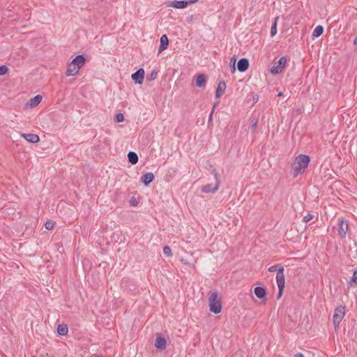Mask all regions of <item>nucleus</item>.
I'll return each mask as SVG.
<instances>
[{"instance_id":"obj_19","label":"nucleus","mask_w":357,"mask_h":357,"mask_svg":"<svg viewBox=\"0 0 357 357\" xmlns=\"http://www.w3.org/2000/svg\"><path fill=\"white\" fill-rule=\"evenodd\" d=\"M195 82L198 87H204L206 85V76L204 74L198 75Z\"/></svg>"},{"instance_id":"obj_15","label":"nucleus","mask_w":357,"mask_h":357,"mask_svg":"<svg viewBox=\"0 0 357 357\" xmlns=\"http://www.w3.org/2000/svg\"><path fill=\"white\" fill-rule=\"evenodd\" d=\"M226 89V84L225 82H220L215 92V96L217 98H220Z\"/></svg>"},{"instance_id":"obj_14","label":"nucleus","mask_w":357,"mask_h":357,"mask_svg":"<svg viewBox=\"0 0 357 357\" xmlns=\"http://www.w3.org/2000/svg\"><path fill=\"white\" fill-rule=\"evenodd\" d=\"M249 67V61L247 59H241L238 63V70L240 72H245Z\"/></svg>"},{"instance_id":"obj_28","label":"nucleus","mask_w":357,"mask_h":357,"mask_svg":"<svg viewBox=\"0 0 357 357\" xmlns=\"http://www.w3.org/2000/svg\"><path fill=\"white\" fill-rule=\"evenodd\" d=\"M313 218H314V215H313L310 214V213H307L306 215H305V216L303 217V222H307L310 221L311 220H312V219H313Z\"/></svg>"},{"instance_id":"obj_21","label":"nucleus","mask_w":357,"mask_h":357,"mask_svg":"<svg viewBox=\"0 0 357 357\" xmlns=\"http://www.w3.org/2000/svg\"><path fill=\"white\" fill-rule=\"evenodd\" d=\"M128 161L132 164L135 165L138 162L137 155L132 151H130L128 154Z\"/></svg>"},{"instance_id":"obj_35","label":"nucleus","mask_w":357,"mask_h":357,"mask_svg":"<svg viewBox=\"0 0 357 357\" xmlns=\"http://www.w3.org/2000/svg\"><path fill=\"white\" fill-rule=\"evenodd\" d=\"M284 288L278 287V298H280L282 293H283Z\"/></svg>"},{"instance_id":"obj_42","label":"nucleus","mask_w":357,"mask_h":357,"mask_svg":"<svg viewBox=\"0 0 357 357\" xmlns=\"http://www.w3.org/2000/svg\"><path fill=\"white\" fill-rule=\"evenodd\" d=\"M282 96V92H280V93H278V96Z\"/></svg>"},{"instance_id":"obj_2","label":"nucleus","mask_w":357,"mask_h":357,"mask_svg":"<svg viewBox=\"0 0 357 357\" xmlns=\"http://www.w3.org/2000/svg\"><path fill=\"white\" fill-rule=\"evenodd\" d=\"M208 304L210 311L218 314L222 310V304L220 298H218V294L217 291H213L210 293L208 297Z\"/></svg>"},{"instance_id":"obj_5","label":"nucleus","mask_w":357,"mask_h":357,"mask_svg":"<svg viewBox=\"0 0 357 357\" xmlns=\"http://www.w3.org/2000/svg\"><path fill=\"white\" fill-rule=\"evenodd\" d=\"M287 60L286 58L282 56L279 61L273 64L271 69V73L273 75H277L282 72L285 67Z\"/></svg>"},{"instance_id":"obj_1","label":"nucleus","mask_w":357,"mask_h":357,"mask_svg":"<svg viewBox=\"0 0 357 357\" xmlns=\"http://www.w3.org/2000/svg\"><path fill=\"white\" fill-rule=\"evenodd\" d=\"M310 162V157L307 155L300 154L298 155L293 164L292 169L294 171V176H297L299 174L304 172Z\"/></svg>"},{"instance_id":"obj_33","label":"nucleus","mask_w":357,"mask_h":357,"mask_svg":"<svg viewBox=\"0 0 357 357\" xmlns=\"http://www.w3.org/2000/svg\"><path fill=\"white\" fill-rule=\"evenodd\" d=\"M278 268H279V267L278 265H274V266H272L268 268V271L269 272H275L276 271H278Z\"/></svg>"},{"instance_id":"obj_27","label":"nucleus","mask_w":357,"mask_h":357,"mask_svg":"<svg viewBox=\"0 0 357 357\" xmlns=\"http://www.w3.org/2000/svg\"><path fill=\"white\" fill-rule=\"evenodd\" d=\"M45 228L47 229V230H51L53 229L54 226V222H52V221H47L45 225Z\"/></svg>"},{"instance_id":"obj_10","label":"nucleus","mask_w":357,"mask_h":357,"mask_svg":"<svg viewBox=\"0 0 357 357\" xmlns=\"http://www.w3.org/2000/svg\"><path fill=\"white\" fill-rule=\"evenodd\" d=\"M22 137L31 143H37L40 140L39 136L33 133H24L22 134Z\"/></svg>"},{"instance_id":"obj_11","label":"nucleus","mask_w":357,"mask_h":357,"mask_svg":"<svg viewBox=\"0 0 357 357\" xmlns=\"http://www.w3.org/2000/svg\"><path fill=\"white\" fill-rule=\"evenodd\" d=\"M79 70V68L77 67L73 63L70 62L68 66L67 70L66 72V76H73L76 75Z\"/></svg>"},{"instance_id":"obj_39","label":"nucleus","mask_w":357,"mask_h":357,"mask_svg":"<svg viewBox=\"0 0 357 357\" xmlns=\"http://www.w3.org/2000/svg\"><path fill=\"white\" fill-rule=\"evenodd\" d=\"M198 0H188L186 1L187 2H188V4L190 3H195Z\"/></svg>"},{"instance_id":"obj_13","label":"nucleus","mask_w":357,"mask_h":357,"mask_svg":"<svg viewBox=\"0 0 357 357\" xmlns=\"http://www.w3.org/2000/svg\"><path fill=\"white\" fill-rule=\"evenodd\" d=\"M166 343V340L163 337L158 335L155 341V347L158 349H164Z\"/></svg>"},{"instance_id":"obj_38","label":"nucleus","mask_w":357,"mask_h":357,"mask_svg":"<svg viewBox=\"0 0 357 357\" xmlns=\"http://www.w3.org/2000/svg\"><path fill=\"white\" fill-rule=\"evenodd\" d=\"M353 278L357 280V269H354V273H353Z\"/></svg>"},{"instance_id":"obj_23","label":"nucleus","mask_w":357,"mask_h":357,"mask_svg":"<svg viewBox=\"0 0 357 357\" xmlns=\"http://www.w3.org/2000/svg\"><path fill=\"white\" fill-rule=\"evenodd\" d=\"M324 32V28L321 25H319L317 26H316V28L314 29L313 32H312V37L313 38H316V37H319V36H321Z\"/></svg>"},{"instance_id":"obj_22","label":"nucleus","mask_w":357,"mask_h":357,"mask_svg":"<svg viewBox=\"0 0 357 357\" xmlns=\"http://www.w3.org/2000/svg\"><path fill=\"white\" fill-rule=\"evenodd\" d=\"M57 332L60 335H66L68 332V328L66 324L59 325Z\"/></svg>"},{"instance_id":"obj_7","label":"nucleus","mask_w":357,"mask_h":357,"mask_svg":"<svg viewBox=\"0 0 357 357\" xmlns=\"http://www.w3.org/2000/svg\"><path fill=\"white\" fill-rule=\"evenodd\" d=\"M132 79L137 84H142L144 80V70L142 68L139 69L132 75Z\"/></svg>"},{"instance_id":"obj_41","label":"nucleus","mask_w":357,"mask_h":357,"mask_svg":"<svg viewBox=\"0 0 357 357\" xmlns=\"http://www.w3.org/2000/svg\"><path fill=\"white\" fill-rule=\"evenodd\" d=\"M354 43L355 45H357V36L354 39Z\"/></svg>"},{"instance_id":"obj_17","label":"nucleus","mask_w":357,"mask_h":357,"mask_svg":"<svg viewBox=\"0 0 357 357\" xmlns=\"http://www.w3.org/2000/svg\"><path fill=\"white\" fill-rule=\"evenodd\" d=\"M42 96L40 95H37L35 97L31 98L28 102L27 105L30 106V107L33 108L38 105L42 101Z\"/></svg>"},{"instance_id":"obj_16","label":"nucleus","mask_w":357,"mask_h":357,"mask_svg":"<svg viewBox=\"0 0 357 357\" xmlns=\"http://www.w3.org/2000/svg\"><path fill=\"white\" fill-rule=\"evenodd\" d=\"M160 47H159V52H162V51H164L165 49H167V46H168V44H169V40H168V38L167 37L166 35H162L160 39Z\"/></svg>"},{"instance_id":"obj_36","label":"nucleus","mask_w":357,"mask_h":357,"mask_svg":"<svg viewBox=\"0 0 357 357\" xmlns=\"http://www.w3.org/2000/svg\"><path fill=\"white\" fill-rule=\"evenodd\" d=\"M231 62H233L232 71L234 72L236 70V68H235L236 59L234 57L231 58Z\"/></svg>"},{"instance_id":"obj_8","label":"nucleus","mask_w":357,"mask_h":357,"mask_svg":"<svg viewBox=\"0 0 357 357\" xmlns=\"http://www.w3.org/2000/svg\"><path fill=\"white\" fill-rule=\"evenodd\" d=\"M348 224L343 219L339 220V228L338 231L341 237H345L346 234L348 231Z\"/></svg>"},{"instance_id":"obj_20","label":"nucleus","mask_w":357,"mask_h":357,"mask_svg":"<svg viewBox=\"0 0 357 357\" xmlns=\"http://www.w3.org/2000/svg\"><path fill=\"white\" fill-rule=\"evenodd\" d=\"M255 294L259 298H263L266 296V290L264 287H257L255 289Z\"/></svg>"},{"instance_id":"obj_6","label":"nucleus","mask_w":357,"mask_h":357,"mask_svg":"<svg viewBox=\"0 0 357 357\" xmlns=\"http://www.w3.org/2000/svg\"><path fill=\"white\" fill-rule=\"evenodd\" d=\"M276 282L278 287L284 288L285 278L283 266H280L276 275Z\"/></svg>"},{"instance_id":"obj_3","label":"nucleus","mask_w":357,"mask_h":357,"mask_svg":"<svg viewBox=\"0 0 357 357\" xmlns=\"http://www.w3.org/2000/svg\"><path fill=\"white\" fill-rule=\"evenodd\" d=\"M213 174L215 177V183H208L204 186L202 187V191L204 193H214L215 192L220 185V176L218 175V173L215 169L213 171Z\"/></svg>"},{"instance_id":"obj_12","label":"nucleus","mask_w":357,"mask_h":357,"mask_svg":"<svg viewBox=\"0 0 357 357\" xmlns=\"http://www.w3.org/2000/svg\"><path fill=\"white\" fill-rule=\"evenodd\" d=\"M85 61L86 59L84 57V56L79 54L77 55L75 59H73L71 62L73 63L77 67H78V68L80 69L84 65Z\"/></svg>"},{"instance_id":"obj_25","label":"nucleus","mask_w":357,"mask_h":357,"mask_svg":"<svg viewBox=\"0 0 357 357\" xmlns=\"http://www.w3.org/2000/svg\"><path fill=\"white\" fill-rule=\"evenodd\" d=\"M163 253L167 257H171L172 255L171 248L168 246H165L163 248Z\"/></svg>"},{"instance_id":"obj_34","label":"nucleus","mask_w":357,"mask_h":357,"mask_svg":"<svg viewBox=\"0 0 357 357\" xmlns=\"http://www.w3.org/2000/svg\"><path fill=\"white\" fill-rule=\"evenodd\" d=\"M349 284L350 287H355L356 285V280L352 278L349 281Z\"/></svg>"},{"instance_id":"obj_26","label":"nucleus","mask_w":357,"mask_h":357,"mask_svg":"<svg viewBox=\"0 0 357 357\" xmlns=\"http://www.w3.org/2000/svg\"><path fill=\"white\" fill-rule=\"evenodd\" d=\"M8 68L7 66L3 65L0 66V75H3L8 73Z\"/></svg>"},{"instance_id":"obj_32","label":"nucleus","mask_w":357,"mask_h":357,"mask_svg":"<svg viewBox=\"0 0 357 357\" xmlns=\"http://www.w3.org/2000/svg\"><path fill=\"white\" fill-rule=\"evenodd\" d=\"M257 125V120L255 119H253L251 121V128L252 130H255L256 128Z\"/></svg>"},{"instance_id":"obj_40","label":"nucleus","mask_w":357,"mask_h":357,"mask_svg":"<svg viewBox=\"0 0 357 357\" xmlns=\"http://www.w3.org/2000/svg\"><path fill=\"white\" fill-rule=\"evenodd\" d=\"M294 357H304V356L301 353H298L295 354Z\"/></svg>"},{"instance_id":"obj_24","label":"nucleus","mask_w":357,"mask_h":357,"mask_svg":"<svg viewBox=\"0 0 357 357\" xmlns=\"http://www.w3.org/2000/svg\"><path fill=\"white\" fill-rule=\"evenodd\" d=\"M277 33V18L275 20L274 23L273 24L271 29V35L272 36H275Z\"/></svg>"},{"instance_id":"obj_29","label":"nucleus","mask_w":357,"mask_h":357,"mask_svg":"<svg viewBox=\"0 0 357 357\" xmlns=\"http://www.w3.org/2000/svg\"><path fill=\"white\" fill-rule=\"evenodd\" d=\"M116 120L117 122H123L124 121V116L121 113H118L116 115Z\"/></svg>"},{"instance_id":"obj_37","label":"nucleus","mask_w":357,"mask_h":357,"mask_svg":"<svg viewBox=\"0 0 357 357\" xmlns=\"http://www.w3.org/2000/svg\"><path fill=\"white\" fill-rule=\"evenodd\" d=\"M181 261L184 264H186V265H188L190 264V263L187 260V259H185L183 258H181Z\"/></svg>"},{"instance_id":"obj_18","label":"nucleus","mask_w":357,"mask_h":357,"mask_svg":"<svg viewBox=\"0 0 357 357\" xmlns=\"http://www.w3.org/2000/svg\"><path fill=\"white\" fill-rule=\"evenodd\" d=\"M154 179V175L151 172H148L145 174H144L142 177V183L148 185L149 183H151Z\"/></svg>"},{"instance_id":"obj_31","label":"nucleus","mask_w":357,"mask_h":357,"mask_svg":"<svg viewBox=\"0 0 357 357\" xmlns=\"http://www.w3.org/2000/svg\"><path fill=\"white\" fill-rule=\"evenodd\" d=\"M129 203H130V204L131 206H137V203H138V202H137V201L136 198H135V197H131V198L130 199V200H129Z\"/></svg>"},{"instance_id":"obj_9","label":"nucleus","mask_w":357,"mask_h":357,"mask_svg":"<svg viewBox=\"0 0 357 357\" xmlns=\"http://www.w3.org/2000/svg\"><path fill=\"white\" fill-rule=\"evenodd\" d=\"M188 6V2L185 1H174L167 3V6L173 7L177 9H183Z\"/></svg>"},{"instance_id":"obj_30","label":"nucleus","mask_w":357,"mask_h":357,"mask_svg":"<svg viewBox=\"0 0 357 357\" xmlns=\"http://www.w3.org/2000/svg\"><path fill=\"white\" fill-rule=\"evenodd\" d=\"M157 76H158V72L154 70L149 75V79L153 80L157 77Z\"/></svg>"},{"instance_id":"obj_4","label":"nucleus","mask_w":357,"mask_h":357,"mask_svg":"<svg viewBox=\"0 0 357 357\" xmlns=\"http://www.w3.org/2000/svg\"><path fill=\"white\" fill-rule=\"evenodd\" d=\"M345 314L344 307L342 306L337 307L334 312L333 314V324L335 328L339 326L341 321L342 320Z\"/></svg>"}]
</instances>
